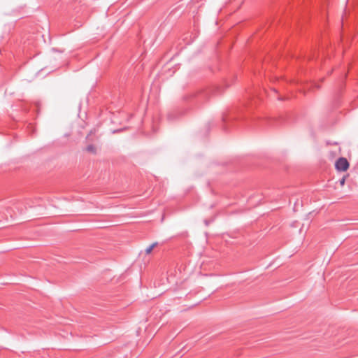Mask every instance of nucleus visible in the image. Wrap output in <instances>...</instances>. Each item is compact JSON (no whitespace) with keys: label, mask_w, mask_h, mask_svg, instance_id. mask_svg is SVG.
Returning <instances> with one entry per match:
<instances>
[{"label":"nucleus","mask_w":358,"mask_h":358,"mask_svg":"<svg viewBox=\"0 0 358 358\" xmlns=\"http://www.w3.org/2000/svg\"><path fill=\"white\" fill-rule=\"evenodd\" d=\"M336 169L338 171H345L349 168V163L344 157H340L335 164Z\"/></svg>","instance_id":"obj_2"},{"label":"nucleus","mask_w":358,"mask_h":358,"mask_svg":"<svg viewBox=\"0 0 358 358\" xmlns=\"http://www.w3.org/2000/svg\"><path fill=\"white\" fill-rule=\"evenodd\" d=\"M85 150L90 153L96 154V148L94 145H89L86 147Z\"/></svg>","instance_id":"obj_3"},{"label":"nucleus","mask_w":358,"mask_h":358,"mask_svg":"<svg viewBox=\"0 0 358 358\" xmlns=\"http://www.w3.org/2000/svg\"><path fill=\"white\" fill-rule=\"evenodd\" d=\"M345 177L342 178L340 180V181H339V182H340L341 185H342V186H343V185L345 184Z\"/></svg>","instance_id":"obj_5"},{"label":"nucleus","mask_w":358,"mask_h":358,"mask_svg":"<svg viewBox=\"0 0 358 358\" xmlns=\"http://www.w3.org/2000/svg\"><path fill=\"white\" fill-rule=\"evenodd\" d=\"M215 90L219 91L220 87L215 89L199 90L191 92L186 97L187 99L191 100L196 105H200L208 100L210 96L215 94Z\"/></svg>","instance_id":"obj_1"},{"label":"nucleus","mask_w":358,"mask_h":358,"mask_svg":"<svg viewBox=\"0 0 358 358\" xmlns=\"http://www.w3.org/2000/svg\"><path fill=\"white\" fill-rule=\"evenodd\" d=\"M157 245V243H154L152 245H150L149 247H148L145 250L146 254H150L151 251L153 250V248Z\"/></svg>","instance_id":"obj_4"}]
</instances>
